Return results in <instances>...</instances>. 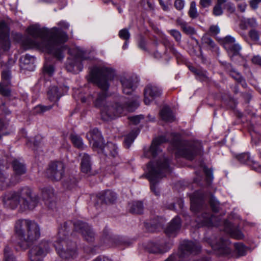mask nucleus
Listing matches in <instances>:
<instances>
[{
	"instance_id": "obj_51",
	"label": "nucleus",
	"mask_w": 261,
	"mask_h": 261,
	"mask_svg": "<svg viewBox=\"0 0 261 261\" xmlns=\"http://www.w3.org/2000/svg\"><path fill=\"white\" fill-rule=\"evenodd\" d=\"M220 29L218 25H212L210 26L208 33L211 36H216L220 33Z\"/></svg>"
},
{
	"instance_id": "obj_11",
	"label": "nucleus",
	"mask_w": 261,
	"mask_h": 261,
	"mask_svg": "<svg viewBox=\"0 0 261 261\" xmlns=\"http://www.w3.org/2000/svg\"><path fill=\"white\" fill-rule=\"evenodd\" d=\"M87 59L84 52L77 50L75 56L69 58L66 63V68L70 72H76L83 69L82 62Z\"/></svg>"
},
{
	"instance_id": "obj_32",
	"label": "nucleus",
	"mask_w": 261,
	"mask_h": 261,
	"mask_svg": "<svg viewBox=\"0 0 261 261\" xmlns=\"http://www.w3.org/2000/svg\"><path fill=\"white\" fill-rule=\"evenodd\" d=\"M148 250L150 253L158 254L164 253L168 250V249L158 244L150 243L148 246Z\"/></svg>"
},
{
	"instance_id": "obj_58",
	"label": "nucleus",
	"mask_w": 261,
	"mask_h": 261,
	"mask_svg": "<svg viewBox=\"0 0 261 261\" xmlns=\"http://www.w3.org/2000/svg\"><path fill=\"white\" fill-rule=\"evenodd\" d=\"M213 13L215 16L221 15L223 13L221 6L216 4L213 8Z\"/></svg>"
},
{
	"instance_id": "obj_18",
	"label": "nucleus",
	"mask_w": 261,
	"mask_h": 261,
	"mask_svg": "<svg viewBox=\"0 0 261 261\" xmlns=\"http://www.w3.org/2000/svg\"><path fill=\"white\" fill-rule=\"evenodd\" d=\"M120 82L123 88V92L128 95L134 91L138 80L135 76L127 75L122 76L121 78Z\"/></svg>"
},
{
	"instance_id": "obj_16",
	"label": "nucleus",
	"mask_w": 261,
	"mask_h": 261,
	"mask_svg": "<svg viewBox=\"0 0 261 261\" xmlns=\"http://www.w3.org/2000/svg\"><path fill=\"white\" fill-rule=\"evenodd\" d=\"M217 218L214 216L208 213H202L201 215H198L196 219L198 227L217 226L218 222Z\"/></svg>"
},
{
	"instance_id": "obj_22",
	"label": "nucleus",
	"mask_w": 261,
	"mask_h": 261,
	"mask_svg": "<svg viewBox=\"0 0 261 261\" xmlns=\"http://www.w3.org/2000/svg\"><path fill=\"white\" fill-rule=\"evenodd\" d=\"M106 156L113 159L119 158L118 147L114 143L108 142L107 144H103L101 148H99Z\"/></svg>"
},
{
	"instance_id": "obj_33",
	"label": "nucleus",
	"mask_w": 261,
	"mask_h": 261,
	"mask_svg": "<svg viewBox=\"0 0 261 261\" xmlns=\"http://www.w3.org/2000/svg\"><path fill=\"white\" fill-rule=\"evenodd\" d=\"M189 70L197 76V78L201 81H204L207 79L206 72L199 68L189 66Z\"/></svg>"
},
{
	"instance_id": "obj_29",
	"label": "nucleus",
	"mask_w": 261,
	"mask_h": 261,
	"mask_svg": "<svg viewBox=\"0 0 261 261\" xmlns=\"http://www.w3.org/2000/svg\"><path fill=\"white\" fill-rule=\"evenodd\" d=\"M162 119L167 122H173L175 120V117L171 109L168 107H164L160 112Z\"/></svg>"
},
{
	"instance_id": "obj_55",
	"label": "nucleus",
	"mask_w": 261,
	"mask_h": 261,
	"mask_svg": "<svg viewBox=\"0 0 261 261\" xmlns=\"http://www.w3.org/2000/svg\"><path fill=\"white\" fill-rule=\"evenodd\" d=\"M170 34L172 35L177 42H180L181 40V34L176 30H171L169 31Z\"/></svg>"
},
{
	"instance_id": "obj_9",
	"label": "nucleus",
	"mask_w": 261,
	"mask_h": 261,
	"mask_svg": "<svg viewBox=\"0 0 261 261\" xmlns=\"http://www.w3.org/2000/svg\"><path fill=\"white\" fill-rule=\"evenodd\" d=\"M13 174L10 177V184L15 185L22 180L21 176L27 173V169L24 162L14 159L11 162Z\"/></svg>"
},
{
	"instance_id": "obj_49",
	"label": "nucleus",
	"mask_w": 261,
	"mask_h": 261,
	"mask_svg": "<svg viewBox=\"0 0 261 261\" xmlns=\"http://www.w3.org/2000/svg\"><path fill=\"white\" fill-rule=\"evenodd\" d=\"M53 107V106H42V105H38L36 106L34 110L35 112L37 113H44L47 111L50 110Z\"/></svg>"
},
{
	"instance_id": "obj_3",
	"label": "nucleus",
	"mask_w": 261,
	"mask_h": 261,
	"mask_svg": "<svg viewBox=\"0 0 261 261\" xmlns=\"http://www.w3.org/2000/svg\"><path fill=\"white\" fill-rule=\"evenodd\" d=\"M14 230L19 239L24 242L20 245L23 249L27 248L30 243L38 239L40 236V229L34 221L27 219L17 220L15 224Z\"/></svg>"
},
{
	"instance_id": "obj_38",
	"label": "nucleus",
	"mask_w": 261,
	"mask_h": 261,
	"mask_svg": "<svg viewBox=\"0 0 261 261\" xmlns=\"http://www.w3.org/2000/svg\"><path fill=\"white\" fill-rule=\"evenodd\" d=\"M20 61L24 68H28L25 66L30 65L31 66H32L31 69H33L34 67L33 64L35 61V58L33 57L26 55L25 56L21 57Z\"/></svg>"
},
{
	"instance_id": "obj_6",
	"label": "nucleus",
	"mask_w": 261,
	"mask_h": 261,
	"mask_svg": "<svg viewBox=\"0 0 261 261\" xmlns=\"http://www.w3.org/2000/svg\"><path fill=\"white\" fill-rule=\"evenodd\" d=\"M114 76L115 72L112 69L103 66H94L90 72V80L104 91L109 89V82L112 80Z\"/></svg>"
},
{
	"instance_id": "obj_40",
	"label": "nucleus",
	"mask_w": 261,
	"mask_h": 261,
	"mask_svg": "<svg viewBox=\"0 0 261 261\" xmlns=\"http://www.w3.org/2000/svg\"><path fill=\"white\" fill-rule=\"evenodd\" d=\"M71 140L73 145L78 148H83L84 147V143L82 138L76 135L71 134L70 135Z\"/></svg>"
},
{
	"instance_id": "obj_1",
	"label": "nucleus",
	"mask_w": 261,
	"mask_h": 261,
	"mask_svg": "<svg viewBox=\"0 0 261 261\" xmlns=\"http://www.w3.org/2000/svg\"><path fill=\"white\" fill-rule=\"evenodd\" d=\"M27 31L33 38L26 37L22 40L21 45L25 49L37 48L53 55L58 60L63 58V44L68 37L61 29L55 27L49 30L35 24L28 27Z\"/></svg>"
},
{
	"instance_id": "obj_20",
	"label": "nucleus",
	"mask_w": 261,
	"mask_h": 261,
	"mask_svg": "<svg viewBox=\"0 0 261 261\" xmlns=\"http://www.w3.org/2000/svg\"><path fill=\"white\" fill-rule=\"evenodd\" d=\"M81 171L87 176L93 174L92 171V163L91 158L87 153H81Z\"/></svg>"
},
{
	"instance_id": "obj_56",
	"label": "nucleus",
	"mask_w": 261,
	"mask_h": 261,
	"mask_svg": "<svg viewBox=\"0 0 261 261\" xmlns=\"http://www.w3.org/2000/svg\"><path fill=\"white\" fill-rule=\"evenodd\" d=\"M182 31L187 35H193L195 33L194 29L186 24L182 29Z\"/></svg>"
},
{
	"instance_id": "obj_15",
	"label": "nucleus",
	"mask_w": 261,
	"mask_h": 261,
	"mask_svg": "<svg viewBox=\"0 0 261 261\" xmlns=\"http://www.w3.org/2000/svg\"><path fill=\"white\" fill-rule=\"evenodd\" d=\"M2 82L0 83V94L8 97L11 95V75L9 70L3 71L2 73Z\"/></svg>"
},
{
	"instance_id": "obj_48",
	"label": "nucleus",
	"mask_w": 261,
	"mask_h": 261,
	"mask_svg": "<svg viewBox=\"0 0 261 261\" xmlns=\"http://www.w3.org/2000/svg\"><path fill=\"white\" fill-rule=\"evenodd\" d=\"M234 246L237 253L239 255H244L246 252V249L244 245L240 243L234 244Z\"/></svg>"
},
{
	"instance_id": "obj_42",
	"label": "nucleus",
	"mask_w": 261,
	"mask_h": 261,
	"mask_svg": "<svg viewBox=\"0 0 261 261\" xmlns=\"http://www.w3.org/2000/svg\"><path fill=\"white\" fill-rule=\"evenodd\" d=\"M222 42L225 49H229V46L235 43V39L231 36H227L222 40Z\"/></svg>"
},
{
	"instance_id": "obj_37",
	"label": "nucleus",
	"mask_w": 261,
	"mask_h": 261,
	"mask_svg": "<svg viewBox=\"0 0 261 261\" xmlns=\"http://www.w3.org/2000/svg\"><path fill=\"white\" fill-rule=\"evenodd\" d=\"M231 58L233 56L239 55L240 51L241 49L240 45L238 43H235L232 45L229 46V49H225Z\"/></svg>"
},
{
	"instance_id": "obj_50",
	"label": "nucleus",
	"mask_w": 261,
	"mask_h": 261,
	"mask_svg": "<svg viewBox=\"0 0 261 261\" xmlns=\"http://www.w3.org/2000/svg\"><path fill=\"white\" fill-rule=\"evenodd\" d=\"M43 72L45 74H48L49 76H51L54 72V68L53 65L45 63L43 67Z\"/></svg>"
},
{
	"instance_id": "obj_34",
	"label": "nucleus",
	"mask_w": 261,
	"mask_h": 261,
	"mask_svg": "<svg viewBox=\"0 0 261 261\" xmlns=\"http://www.w3.org/2000/svg\"><path fill=\"white\" fill-rule=\"evenodd\" d=\"M238 160L242 163L246 164L248 165H251L252 163L258 166V163L252 160L248 153H243L237 156Z\"/></svg>"
},
{
	"instance_id": "obj_62",
	"label": "nucleus",
	"mask_w": 261,
	"mask_h": 261,
	"mask_svg": "<svg viewBox=\"0 0 261 261\" xmlns=\"http://www.w3.org/2000/svg\"><path fill=\"white\" fill-rule=\"evenodd\" d=\"M260 3H261V0H251L249 2V4L253 9H256L258 8V5Z\"/></svg>"
},
{
	"instance_id": "obj_41",
	"label": "nucleus",
	"mask_w": 261,
	"mask_h": 261,
	"mask_svg": "<svg viewBox=\"0 0 261 261\" xmlns=\"http://www.w3.org/2000/svg\"><path fill=\"white\" fill-rule=\"evenodd\" d=\"M10 186H14L10 184V179H9V182H7V175L0 171V190H2Z\"/></svg>"
},
{
	"instance_id": "obj_35",
	"label": "nucleus",
	"mask_w": 261,
	"mask_h": 261,
	"mask_svg": "<svg viewBox=\"0 0 261 261\" xmlns=\"http://www.w3.org/2000/svg\"><path fill=\"white\" fill-rule=\"evenodd\" d=\"M144 206L141 201L134 202L130 208V212L135 214H141L143 213Z\"/></svg>"
},
{
	"instance_id": "obj_17",
	"label": "nucleus",
	"mask_w": 261,
	"mask_h": 261,
	"mask_svg": "<svg viewBox=\"0 0 261 261\" xmlns=\"http://www.w3.org/2000/svg\"><path fill=\"white\" fill-rule=\"evenodd\" d=\"M162 91L158 87L149 85L144 89V102L146 105H149L150 101L154 98L160 96Z\"/></svg>"
},
{
	"instance_id": "obj_10",
	"label": "nucleus",
	"mask_w": 261,
	"mask_h": 261,
	"mask_svg": "<svg viewBox=\"0 0 261 261\" xmlns=\"http://www.w3.org/2000/svg\"><path fill=\"white\" fill-rule=\"evenodd\" d=\"M65 166L60 161L53 162L49 163L46 171V175L51 180L59 181L64 175Z\"/></svg>"
},
{
	"instance_id": "obj_23",
	"label": "nucleus",
	"mask_w": 261,
	"mask_h": 261,
	"mask_svg": "<svg viewBox=\"0 0 261 261\" xmlns=\"http://www.w3.org/2000/svg\"><path fill=\"white\" fill-rule=\"evenodd\" d=\"M230 245L229 241L227 239L224 238H221L220 241L216 244H211L212 248L219 250L224 255H228L231 253Z\"/></svg>"
},
{
	"instance_id": "obj_47",
	"label": "nucleus",
	"mask_w": 261,
	"mask_h": 261,
	"mask_svg": "<svg viewBox=\"0 0 261 261\" xmlns=\"http://www.w3.org/2000/svg\"><path fill=\"white\" fill-rule=\"evenodd\" d=\"M188 13L190 17L192 18H195L198 17V13L196 8L195 2L193 1L191 3Z\"/></svg>"
},
{
	"instance_id": "obj_24",
	"label": "nucleus",
	"mask_w": 261,
	"mask_h": 261,
	"mask_svg": "<svg viewBox=\"0 0 261 261\" xmlns=\"http://www.w3.org/2000/svg\"><path fill=\"white\" fill-rule=\"evenodd\" d=\"M181 221L179 217L174 218L166 227L165 232L169 237H175L180 228Z\"/></svg>"
},
{
	"instance_id": "obj_4",
	"label": "nucleus",
	"mask_w": 261,
	"mask_h": 261,
	"mask_svg": "<svg viewBox=\"0 0 261 261\" xmlns=\"http://www.w3.org/2000/svg\"><path fill=\"white\" fill-rule=\"evenodd\" d=\"M138 106L137 100H128L123 104L108 102L101 108V116L105 121H109L122 115H125L127 112H133Z\"/></svg>"
},
{
	"instance_id": "obj_8",
	"label": "nucleus",
	"mask_w": 261,
	"mask_h": 261,
	"mask_svg": "<svg viewBox=\"0 0 261 261\" xmlns=\"http://www.w3.org/2000/svg\"><path fill=\"white\" fill-rule=\"evenodd\" d=\"M52 248V243L47 240H42L34 245L29 252L30 261H42L43 258L51 251Z\"/></svg>"
},
{
	"instance_id": "obj_39",
	"label": "nucleus",
	"mask_w": 261,
	"mask_h": 261,
	"mask_svg": "<svg viewBox=\"0 0 261 261\" xmlns=\"http://www.w3.org/2000/svg\"><path fill=\"white\" fill-rule=\"evenodd\" d=\"M115 243L117 247L124 249V247L129 246L132 243L125 238H118L115 239Z\"/></svg>"
},
{
	"instance_id": "obj_59",
	"label": "nucleus",
	"mask_w": 261,
	"mask_h": 261,
	"mask_svg": "<svg viewBox=\"0 0 261 261\" xmlns=\"http://www.w3.org/2000/svg\"><path fill=\"white\" fill-rule=\"evenodd\" d=\"M175 7L179 10H181L184 7V2L182 0H176L174 2Z\"/></svg>"
},
{
	"instance_id": "obj_31",
	"label": "nucleus",
	"mask_w": 261,
	"mask_h": 261,
	"mask_svg": "<svg viewBox=\"0 0 261 261\" xmlns=\"http://www.w3.org/2000/svg\"><path fill=\"white\" fill-rule=\"evenodd\" d=\"M42 198L44 200L51 202L55 197L54 190L51 187L43 188L42 191Z\"/></svg>"
},
{
	"instance_id": "obj_53",
	"label": "nucleus",
	"mask_w": 261,
	"mask_h": 261,
	"mask_svg": "<svg viewBox=\"0 0 261 261\" xmlns=\"http://www.w3.org/2000/svg\"><path fill=\"white\" fill-rule=\"evenodd\" d=\"M136 135L135 133H132L127 135L124 140V143L127 145V147L129 148L131 143L134 141Z\"/></svg>"
},
{
	"instance_id": "obj_36",
	"label": "nucleus",
	"mask_w": 261,
	"mask_h": 261,
	"mask_svg": "<svg viewBox=\"0 0 261 261\" xmlns=\"http://www.w3.org/2000/svg\"><path fill=\"white\" fill-rule=\"evenodd\" d=\"M257 26V22L255 19L247 18L244 19L241 21L240 24L241 28L244 30H246L248 28H254Z\"/></svg>"
},
{
	"instance_id": "obj_64",
	"label": "nucleus",
	"mask_w": 261,
	"mask_h": 261,
	"mask_svg": "<svg viewBox=\"0 0 261 261\" xmlns=\"http://www.w3.org/2000/svg\"><path fill=\"white\" fill-rule=\"evenodd\" d=\"M204 172L205 174L207 179L212 180L213 178L212 171L210 169L204 168Z\"/></svg>"
},
{
	"instance_id": "obj_46",
	"label": "nucleus",
	"mask_w": 261,
	"mask_h": 261,
	"mask_svg": "<svg viewBox=\"0 0 261 261\" xmlns=\"http://www.w3.org/2000/svg\"><path fill=\"white\" fill-rule=\"evenodd\" d=\"M209 202L210 206L214 212H217L219 211L220 203L213 195H211Z\"/></svg>"
},
{
	"instance_id": "obj_60",
	"label": "nucleus",
	"mask_w": 261,
	"mask_h": 261,
	"mask_svg": "<svg viewBox=\"0 0 261 261\" xmlns=\"http://www.w3.org/2000/svg\"><path fill=\"white\" fill-rule=\"evenodd\" d=\"M142 118L143 117H141V116H134L129 117V119L133 124H138Z\"/></svg>"
},
{
	"instance_id": "obj_26",
	"label": "nucleus",
	"mask_w": 261,
	"mask_h": 261,
	"mask_svg": "<svg viewBox=\"0 0 261 261\" xmlns=\"http://www.w3.org/2000/svg\"><path fill=\"white\" fill-rule=\"evenodd\" d=\"M89 99L93 100V103L95 107L100 109L106 105L108 102L106 101V94L104 92L94 93L88 97Z\"/></svg>"
},
{
	"instance_id": "obj_63",
	"label": "nucleus",
	"mask_w": 261,
	"mask_h": 261,
	"mask_svg": "<svg viewBox=\"0 0 261 261\" xmlns=\"http://www.w3.org/2000/svg\"><path fill=\"white\" fill-rule=\"evenodd\" d=\"M199 4L202 8H207L211 5V0H200Z\"/></svg>"
},
{
	"instance_id": "obj_30",
	"label": "nucleus",
	"mask_w": 261,
	"mask_h": 261,
	"mask_svg": "<svg viewBox=\"0 0 261 261\" xmlns=\"http://www.w3.org/2000/svg\"><path fill=\"white\" fill-rule=\"evenodd\" d=\"M47 96L48 99L51 101L58 100L61 97L58 87L55 86H50L47 91Z\"/></svg>"
},
{
	"instance_id": "obj_57",
	"label": "nucleus",
	"mask_w": 261,
	"mask_h": 261,
	"mask_svg": "<svg viewBox=\"0 0 261 261\" xmlns=\"http://www.w3.org/2000/svg\"><path fill=\"white\" fill-rule=\"evenodd\" d=\"M163 44L166 48H169L173 54L175 53V49L173 44L168 40L163 41Z\"/></svg>"
},
{
	"instance_id": "obj_2",
	"label": "nucleus",
	"mask_w": 261,
	"mask_h": 261,
	"mask_svg": "<svg viewBox=\"0 0 261 261\" xmlns=\"http://www.w3.org/2000/svg\"><path fill=\"white\" fill-rule=\"evenodd\" d=\"M5 206L11 209L18 205L22 211L32 210L37 205L38 198L34 196L32 190L28 187L20 188L17 191L6 193L3 199Z\"/></svg>"
},
{
	"instance_id": "obj_27",
	"label": "nucleus",
	"mask_w": 261,
	"mask_h": 261,
	"mask_svg": "<svg viewBox=\"0 0 261 261\" xmlns=\"http://www.w3.org/2000/svg\"><path fill=\"white\" fill-rule=\"evenodd\" d=\"M97 197L105 203H112L116 199V194L111 190H107L99 193Z\"/></svg>"
},
{
	"instance_id": "obj_5",
	"label": "nucleus",
	"mask_w": 261,
	"mask_h": 261,
	"mask_svg": "<svg viewBox=\"0 0 261 261\" xmlns=\"http://www.w3.org/2000/svg\"><path fill=\"white\" fill-rule=\"evenodd\" d=\"M169 164L168 159L164 158L155 164L150 162L147 165L148 173L146 174V177L150 182L151 191L156 195L159 194V192L158 190H156L154 184L165 176L167 173L170 172L171 170Z\"/></svg>"
},
{
	"instance_id": "obj_25",
	"label": "nucleus",
	"mask_w": 261,
	"mask_h": 261,
	"mask_svg": "<svg viewBox=\"0 0 261 261\" xmlns=\"http://www.w3.org/2000/svg\"><path fill=\"white\" fill-rule=\"evenodd\" d=\"M223 65H224L226 71L229 73L230 75L233 79H234L237 82L241 84L243 87H246L247 84L244 79L239 72L236 71V69L232 67L230 64L224 63H223Z\"/></svg>"
},
{
	"instance_id": "obj_28",
	"label": "nucleus",
	"mask_w": 261,
	"mask_h": 261,
	"mask_svg": "<svg viewBox=\"0 0 261 261\" xmlns=\"http://www.w3.org/2000/svg\"><path fill=\"white\" fill-rule=\"evenodd\" d=\"M181 248L184 251L197 253L200 250L201 247L197 242L186 241L182 244Z\"/></svg>"
},
{
	"instance_id": "obj_43",
	"label": "nucleus",
	"mask_w": 261,
	"mask_h": 261,
	"mask_svg": "<svg viewBox=\"0 0 261 261\" xmlns=\"http://www.w3.org/2000/svg\"><path fill=\"white\" fill-rule=\"evenodd\" d=\"M202 43L210 48H214L215 43L207 34L204 35L201 38Z\"/></svg>"
},
{
	"instance_id": "obj_7",
	"label": "nucleus",
	"mask_w": 261,
	"mask_h": 261,
	"mask_svg": "<svg viewBox=\"0 0 261 261\" xmlns=\"http://www.w3.org/2000/svg\"><path fill=\"white\" fill-rule=\"evenodd\" d=\"M171 135L176 138L175 140H172V142L177 149L178 153L188 160H193L199 150L197 145L194 143L180 141L178 134L172 133Z\"/></svg>"
},
{
	"instance_id": "obj_44",
	"label": "nucleus",
	"mask_w": 261,
	"mask_h": 261,
	"mask_svg": "<svg viewBox=\"0 0 261 261\" xmlns=\"http://www.w3.org/2000/svg\"><path fill=\"white\" fill-rule=\"evenodd\" d=\"M4 261H16L11 249L7 246L4 249Z\"/></svg>"
},
{
	"instance_id": "obj_52",
	"label": "nucleus",
	"mask_w": 261,
	"mask_h": 261,
	"mask_svg": "<svg viewBox=\"0 0 261 261\" xmlns=\"http://www.w3.org/2000/svg\"><path fill=\"white\" fill-rule=\"evenodd\" d=\"M119 36L125 41H128L130 38V33L126 29L121 30L119 32Z\"/></svg>"
},
{
	"instance_id": "obj_45",
	"label": "nucleus",
	"mask_w": 261,
	"mask_h": 261,
	"mask_svg": "<svg viewBox=\"0 0 261 261\" xmlns=\"http://www.w3.org/2000/svg\"><path fill=\"white\" fill-rule=\"evenodd\" d=\"M226 231L229 233L231 237L236 239H241L243 237L242 232L237 229L230 228L228 230Z\"/></svg>"
},
{
	"instance_id": "obj_54",
	"label": "nucleus",
	"mask_w": 261,
	"mask_h": 261,
	"mask_svg": "<svg viewBox=\"0 0 261 261\" xmlns=\"http://www.w3.org/2000/svg\"><path fill=\"white\" fill-rule=\"evenodd\" d=\"M249 36L253 41H258L259 38L258 32L254 29H252L249 32Z\"/></svg>"
},
{
	"instance_id": "obj_12",
	"label": "nucleus",
	"mask_w": 261,
	"mask_h": 261,
	"mask_svg": "<svg viewBox=\"0 0 261 261\" xmlns=\"http://www.w3.org/2000/svg\"><path fill=\"white\" fill-rule=\"evenodd\" d=\"M73 225L75 230L81 233L85 240L90 242L94 241L95 234L87 223L81 221H76Z\"/></svg>"
},
{
	"instance_id": "obj_21",
	"label": "nucleus",
	"mask_w": 261,
	"mask_h": 261,
	"mask_svg": "<svg viewBox=\"0 0 261 261\" xmlns=\"http://www.w3.org/2000/svg\"><path fill=\"white\" fill-rule=\"evenodd\" d=\"M191 210L194 212H199L203 204V196L200 192L194 193L190 196Z\"/></svg>"
},
{
	"instance_id": "obj_13",
	"label": "nucleus",
	"mask_w": 261,
	"mask_h": 261,
	"mask_svg": "<svg viewBox=\"0 0 261 261\" xmlns=\"http://www.w3.org/2000/svg\"><path fill=\"white\" fill-rule=\"evenodd\" d=\"M86 137L94 149L101 148L103 144V138L98 129L95 128L89 130Z\"/></svg>"
},
{
	"instance_id": "obj_14",
	"label": "nucleus",
	"mask_w": 261,
	"mask_h": 261,
	"mask_svg": "<svg viewBox=\"0 0 261 261\" xmlns=\"http://www.w3.org/2000/svg\"><path fill=\"white\" fill-rule=\"evenodd\" d=\"M9 28L4 21H0V47L4 51L8 50L10 46L9 40Z\"/></svg>"
},
{
	"instance_id": "obj_19",
	"label": "nucleus",
	"mask_w": 261,
	"mask_h": 261,
	"mask_svg": "<svg viewBox=\"0 0 261 261\" xmlns=\"http://www.w3.org/2000/svg\"><path fill=\"white\" fill-rule=\"evenodd\" d=\"M168 141L169 139H167L166 136H161L155 138L152 141V144L148 151L145 152V156L147 158H154L156 156L160 151L159 145Z\"/></svg>"
},
{
	"instance_id": "obj_61",
	"label": "nucleus",
	"mask_w": 261,
	"mask_h": 261,
	"mask_svg": "<svg viewBox=\"0 0 261 261\" xmlns=\"http://www.w3.org/2000/svg\"><path fill=\"white\" fill-rule=\"evenodd\" d=\"M252 62L255 65L261 66V57L257 55L254 56L251 59Z\"/></svg>"
}]
</instances>
